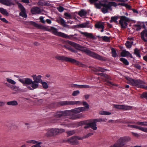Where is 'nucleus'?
Here are the masks:
<instances>
[{
    "instance_id": "nucleus-17",
    "label": "nucleus",
    "mask_w": 147,
    "mask_h": 147,
    "mask_svg": "<svg viewBox=\"0 0 147 147\" xmlns=\"http://www.w3.org/2000/svg\"><path fill=\"white\" fill-rule=\"evenodd\" d=\"M31 24L32 25L39 29H40L46 31H50L47 27L42 26L40 24H38L35 22H32Z\"/></svg>"
},
{
    "instance_id": "nucleus-35",
    "label": "nucleus",
    "mask_w": 147,
    "mask_h": 147,
    "mask_svg": "<svg viewBox=\"0 0 147 147\" xmlns=\"http://www.w3.org/2000/svg\"><path fill=\"white\" fill-rule=\"evenodd\" d=\"M107 4H105L103 5L104 7L102 9V11L104 13H106L108 12V9H110V8H108L107 6Z\"/></svg>"
},
{
    "instance_id": "nucleus-44",
    "label": "nucleus",
    "mask_w": 147,
    "mask_h": 147,
    "mask_svg": "<svg viewBox=\"0 0 147 147\" xmlns=\"http://www.w3.org/2000/svg\"><path fill=\"white\" fill-rule=\"evenodd\" d=\"M120 60L122 61L125 65H128L129 64L125 58H121L120 59Z\"/></svg>"
},
{
    "instance_id": "nucleus-33",
    "label": "nucleus",
    "mask_w": 147,
    "mask_h": 147,
    "mask_svg": "<svg viewBox=\"0 0 147 147\" xmlns=\"http://www.w3.org/2000/svg\"><path fill=\"white\" fill-rule=\"evenodd\" d=\"M88 22H86L79 25L78 26L81 28H88Z\"/></svg>"
},
{
    "instance_id": "nucleus-62",
    "label": "nucleus",
    "mask_w": 147,
    "mask_h": 147,
    "mask_svg": "<svg viewBox=\"0 0 147 147\" xmlns=\"http://www.w3.org/2000/svg\"><path fill=\"white\" fill-rule=\"evenodd\" d=\"M39 5H45V4L43 3L42 1H40L38 3Z\"/></svg>"
},
{
    "instance_id": "nucleus-12",
    "label": "nucleus",
    "mask_w": 147,
    "mask_h": 147,
    "mask_svg": "<svg viewBox=\"0 0 147 147\" xmlns=\"http://www.w3.org/2000/svg\"><path fill=\"white\" fill-rule=\"evenodd\" d=\"M18 5L21 11V12L20 13V16L25 18L27 17V16L26 13V11L25 8L23 5L20 3H19Z\"/></svg>"
},
{
    "instance_id": "nucleus-63",
    "label": "nucleus",
    "mask_w": 147,
    "mask_h": 147,
    "mask_svg": "<svg viewBox=\"0 0 147 147\" xmlns=\"http://www.w3.org/2000/svg\"><path fill=\"white\" fill-rule=\"evenodd\" d=\"M90 127V123H89L87 124H86L85 126L84 127V128H88Z\"/></svg>"
},
{
    "instance_id": "nucleus-31",
    "label": "nucleus",
    "mask_w": 147,
    "mask_h": 147,
    "mask_svg": "<svg viewBox=\"0 0 147 147\" xmlns=\"http://www.w3.org/2000/svg\"><path fill=\"white\" fill-rule=\"evenodd\" d=\"M118 18L117 16H112L111 18V19L110 20V22L111 23H112L113 22H114L116 23H118L117 20L118 19Z\"/></svg>"
},
{
    "instance_id": "nucleus-1",
    "label": "nucleus",
    "mask_w": 147,
    "mask_h": 147,
    "mask_svg": "<svg viewBox=\"0 0 147 147\" xmlns=\"http://www.w3.org/2000/svg\"><path fill=\"white\" fill-rule=\"evenodd\" d=\"M31 76L33 78V81L31 79L28 78H19L18 80L24 85H26L27 89L30 90H33L38 88L39 86V84L40 83L44 89H47L48 88L47 83L42 81L41 75L36 76L35 74H33Z\"/></svg>"
},
{
    "instance_id": "nucleus-56",
    "label": "nucleus",
    "mask_w": 147,
    "mask_h": 147,
    "mask_svg": "<svg viewBox=\"0 0 147 147\" xmlns=\"http://www.w3.org/2000/svg\"><path fill=\"white\" fill-rule=\"evenodd\" d=\"M58 9L60 12H62L64 10V8L62 7H60L58 8Z\"/></svg>"
},
{
    "instance_id": "nucleus-28",
    "label": "nucleus",
    "mask_w": 147,
    "mask_h": 147,
    "mask_svg": "<svg viewBox=\"0 0 147 147\" xmlns=\"http://www.w3.org/2000/svg\"><path fill=\"white\" fill-rule=\"evenodd\" d=\"M129 55H131L129 53L128 51L125 50H123L121 53V56L123 57L128 56Z\"/></svg>"
},
{
    "instance_id": "nucleus-43",
    "label": "nucleus",
    "mask_w": 147,
    "mask_h": 147,
    "mask_svg": "<svg viewBox=\"0 0 147 147\" xmlns=\"http://www.w3.org/2000/svg\"><path fill=\"white\" fill-rule=\"evenodd\" d=\"M134 53L137 57L139 58L140 57V54L139 50L138 49L136 48L135 49Z\"/></svg>"
},
{
    "instance_id": "nucleus-38",
    "label": "nucleus",
    "mask_w": 147,
    "mask_h": 147,
    "mask_svg": "<svg viewBox=\"0 0 147 147\" xmlns=\"http://www.w3.org/2000/svg\"><path fill=\"white\" fill-rule=\"evenodd\" d=\"M83 104L84 106V107H82L84 108V110L85 111H86L89 108V105L85 101L83 102Z\"/></svg>"
},
{
    "instance_id": "nucleus-19",
    "label": "nucleus",
    "mask_w": 147,
    "mask_h": 147,
    "mask_svg": "<svg viewBox=\"0 0 147 147\" xmlns=\"http://www.w3.org/2000/svg\"><path fill=\"white\" fill-rule=\"evenodd\" d=\"M56 21L63 27H67L68 26V25L66 24V22L65 20L61 18H57L56 19Z\"/></svg>"
},
{
    "instance_id": "nucleus-48",
    "label": "nucleus",
    "mask_w": 147,
    "mask_h": 147,
    "mask_svg": "<svg viewBox=\"0 0 147 147\" xmlns=\"http://www.w3.org/2000/svg\"><path fill=\"white\" fill-rule=\"evenodd\" d=\"M112 55L113 57H116L117 56V54L115 49L113 48L111 49Z\"/></svg>"
},
{
    "instance_id": "nucleus-37",
    "label": "nucleus",
    "mask_w": 147,
    "mask_h": 147,
    "mask_svg": "<svg viewBox=\"0 0 147 147\" xmlns=\"http://www.w3.org/2000/svg\"><path fill=\"white\" fill-rule=\"evenodd\" d=\"M95 69L96 71H100L102 72H104L107 71V70L106 69H105L102 67H97Z\"/></svg>"
},
{
    "instance_id": "nucleus-6",
    "label": "nucleus",
    "mask_w": 147,
    "mask_h": 147,
    "mask_svg": "<svg viewBox=\"0 0 147 147\" xmlns=\"http://www.w3.org/2000/svg\"><path fill=\"white\" fill-rule=\"evenodd\" d=\"M84 51L88 55L95 59L102 61H103L105 60V59L101 56L90 51L88 49H84Z\"/></svg>"
},
{
    "instance_id": "nucleus-60",
    "label": "nucleus",
    "mask_w": 147,
    "mask_h": 147,
    "mask_svg": "<svg viewBox=\"0 0 147 147\" xmlns=\"http://www.w3.org/2000/svg\"><path fill=\"white\" fill-rule=\"evenodd\" d=\"M98 0H89V1L91 3H96V2Z\"/></svg>"
},
{
    "instance_id": "nucleus-13",
    "label": "nucleus",
    "mask_w": 147,
    "mask_h": 147,
    "mask_svg": "<svg viewBox=\"0 0 147 147\" xmlns=\"http://www.w3.org/2000/svg\"><path fill=\"white\" fill-rule=\"evenodd\" d=\"M127 126L132 128L139 129L144 132L147 133V127L139 126L137 125H128Z\"/></svg>"
},
{
    "instance_id": "nucleus-23",
    "label": "nucleus",
    "mask_w": 147,
    "mask_h": 147,
    "mask_svg": "<svg viewBox=\"0 0 147 147\" xmlns=\"http://www.w3.org/2000/svg\"><path fill=\"white\" fill-rule=\"evenodd\" d=\"M80 32L82 34L84 35L87 37L92 39H94L95 38L94 36L91 33H89L87 32H82L81 31H80Z\"/></svg>"
},
{
    "instance_id": "nucleus-9",
    "label": "nucleus",
    "mask_w": 147,
    "mask_h": 147,
    "mask_svg": "<svg viewBox=\"0 0 147 147\" xmlns=\"http://www.w3.org/2000/svg\"><path fill=\"white\" fill-rule=\"evenodd\" d=\"M129 21V19L125 16H121L120 17V20L119 21V23L122 28H126L127 24V22Z\"/></svg>"
},
{
    "instance_id": "nucleus-59",
    "label": "nucleus",
    "mask_w": 147,
    "mask_h": 147,
    "mask_svg": "<svg viewBox=\"0 0 147 147\" xmlns=\"http://www.w3.org/2000/svg\"><path fill=\"white\" fill-rule=\"evenodd\" d=\"M63 47L69 50H70V48H71L70 47H69L68 45H64Z\"/></svg>"
},
{
    "instance_id": "nucleus-39",
    "label": "nucleus",
    "mask_w": 147,
    "mask_h": 147,
    "mask_svg": "<svg viewBox=\"0 0 147 147\" xmlns=\"http://www.w3.org/2000/svg\"><path fill=\"white\" fill-rule=\"evenodd\" d=\"M69 43L70 45H71L73 46V47L77 48H78L80 47V45L78 44H76L74 42H72L69 41Z\"/></svg>"
},
{
    "instance_id": "nucleus-15",
    "label": "nucleus",
    "mask_w": 147,
    "mask_h": 147,
    "mask_svg": "<svg viewBox=\"0 0 147 147\" xmlns=\"http://www.w3.org/2000/svg\"><path fill=\"white\" fill-rule=\"evenodd\" d=\"M68 115H69V110H66L64 111H59L57 112L56 114V116L57 117Z\"/></svg>"
},
{
    "instance_id": "nucleus-14",
    "label": "nucleus",
    "mask_w": 147,
    "mask_h": 147,
    "mask_svg": "<svg viewBox=\"0 0 147 147\" xmlns=\"http://www.w3.org/2000/svg\"><path fill=\"white\" fill-rule=\"evenodd\" d=\"M100 75L101 76L103 77V78H105V79H106V80H111V78L109 76H108L106 74L101 73L100 74ZM106 81L107 82V84L109 86H117L116 85L113 84L112 82L109 81H108L107 80H106Z\"/></svg>"
},
{
    "instance_id": "nucleus-4",
    "label": "nucleus",
    "mask_w": 147,
    "mask_h": 147,
    "mask_svg": "<svg viewBox=\"0 0 147 147\" xmlns=\"http://www.w3.org/2000/svg\"><path fill=\"white\" fill-rule=\"evenodd\" d=\"M56 59L63 61L69 62L72 63L79 65L82 67H84V65L80 62L77 61L76 59L66 57L64 56L56 55L55 57Z\"/></svg>"
},
{
    "instance_id": "nucleus-61",
    "label": "nucleus",
    "mask_w": 147,
    "mask_h": 147,
    "mask_svg": "<svg viewBox=\"0 0 147 147\" xmlns=\"http://www.w3.org/2000/svg\"><path fill=\"white\" fill-rule=\"evenodd\" d=\"M38 102L39 105H40L43 103V100L42 99H40L38 101Z\"/></svg>"
},
{
    "instance_id": "nucleus-58",
    "label": "nucleus",
    "mask_w": 147,
    "mask_h": 147,
    "mask_svg": "<svg viewBox=\"0 0 147 147\" xmlns=\"http://www.w3.org/2000/svg\"><path fill=\"white\" fill-rule=\"evenodd\" d=\"M78 85L76 84H72L71 85V86L72 87H77L78 88V87H79Z\"/></svg>"
},
{
    "instance_id": "nucleus-42",
    "label": "nucleus",
    "mask_w": 147,
    "mask_h": 147,
    "mask_svg": "<svg viewBox=\"0 0 147 147\" xmlns=\"http://www.w3.org/2000/svg\"><path fill=\"white\" fill-rule=\"evenodd\" d=\"M96 28H102L104 26L103 24L102 23H98L96 24L95 25Z\"/></svg>"
},
{
    "instance_id": "nucleus-24",
    "label": "nucleus",
    "mask_w": 147,
    "mask_h": 147,
    "mask_svg": "<svg viewBox=\"0 0 147 147\" xmlns=\"http://www.w3.org/2000/svg\"><path fill=\"white\" fill-rule=\"evenodd\" d=\"M7 104L9 106H16L18 105V102L16 100H12L8 102Z\"/></svg>"
},
{
    "instance_id": "nucleus-27",
    "label": "nucleus",
    "mask_w": 147,
    "mask_h": 147,
    "mask_svg": "<svg viewBox=\"0 0 147 147\" xmlns=\"http://www.w3.org/2000/svg\"><path fill=\"white\" fill-rule=\"evenodd\" d=\"M90 127L94 130H96L97 129L96 123L93 121V122L90 123Z\"/></svg>"
},
{
    "instance_id": "nucleus-55",
    "label": "nucleus",
    "mask_w": 147,
    "mask_h": 147,
    "mask_svg": "<svg viewBox=\"0 0 147 147\" xmlns=\"http://www.w3.org/2000/svg\"><path fill=\"white\" fill-rule=\"evenodd\" d=\"M135 27L136 28V30H139L141 29V26L139 25H136Z\"/></svg>"
},
{
    "instance_id": "nucleus-41",
    "label": "nucleus",
    "mask_w": 147,
    "mask_h": 147,
    "mask_svg": "<svg viewBox=\"0 0 147 147\" xmlns=\"http://www.w3.org/2000/svg\"><path fill=\"white\" fill-rule=\"evenodd\" d=\"M86 14V12L84 10H82L80 11L78 13V14L81 17L85 16Z\"/></svg>"
},
{
    "instance_id": "nucleus-51",
    "label": "nucleus",
    "mask_w": 147,
    "mask_h": 147,
    "mask_svg": "<svg viewBox=\"0 0 147 147\" xmlns=\"http://www.w3.org/2000/svg\"><path fill=\"white\" fill-rule=\"evenodd\" d=\"M75 131L74 130L69 131H67L66 133L69 136H71L75 133Z\"/></svg>"
},
{
    "instance_id": "nucleus-45",
    "label": "nucleus",
    "mask_w": 147,
    "mask_h": 147,
    "mask_svg": "<svg viewBox=\"0 0 147 147\" xmlns=\"http://www.w3.org/2000/svg\"><path fill=\"white\" fill-rule=\"evenodd\" d=\"M38 141L34 140H30L27 141L26 142L27 143H28L36 144V143H38Z\"/></svg>"
},
{
    "instance_id": "nucleus-10",
    "label": "nucleus",
    "mask_w": 147,
    "mask_h": 147,
    "mask_svg": "<svg viewBox=\"0 0 147 147\" xmlns=\"http://www.w3.org/2000/svg\"><path fill=\"white\" fill-rule=\"evenodd\" d=\"M46 137L48 138L53 137L56 136L55 128H49L46 130Z\"/></svg>"
},
{
    "instance_id": "nucleus-7",
    "label": "nucleus",
    "mask_w": 147,
    "mask_h": 147,
    "mask_svg": "<svg viewBox=\"0 0 147 147\" xmlns=\"http://www.w3.org/2000/svg\"><path fill=\"white\" fill-rule=\"evenodd\" d=\"M82 102L81 101H63L59 102V104L61 105H80L82 104Z\"/></svg>"
},
{
    "instance_id": "nucleus-18",
    "label": "nucleus",
    "mask_w": 147,
    "mask_h": 147,
    "mask_svg": "<svg viewBox=\"0 0 147 147\" xmlns=\"http://www.w3.org/2000/svg\"><path fill=\"white\" fill-rule=\"evenodd\" d=\"M0 2L7 6H10L15 5V4L11 0H0Z\"/></svg>"
},
{
    "instance_id": "nucleus-64",
    "label": "nucleus",
    "mask_w": 147,
    "mask_h": 147,
    "mask_svg": "<svg viewBox=\"0 0 147 147\" xmlns=\"http://www.w3.org/2000/svg\"><path fill=\"white\" fill-rule=\"evenodd\" d=\"M22 2L25 3H30L29 0H22Z\"/></svg>"
},
{
    "instance_id": "nucleus-36",
    "label": "nucleus",
    "mask_w": 147,
    "mask_h": 147,
    "mask_svg": "<svg viewBox=\"0 0 147 147\" xmlns=\"http://www.w3.org/2000/svg\"><path fill=\"white\" fill-rule=\"evenodd\" d=\"M133 43V41H128L126 42L125 45L127 48H131Z\"/></svg>"
},
{
    "instance_id": "nucleus-32",
    "label": "nucleus",
    "mask_w": 147,
    "mask_h": 147,
    "mask_svg": "<svg viewBox=\"0 0 147 147\" xmlns=\"http://www.w3.org/2000/svg\"><path fill=\"white\" fill-rule=\"evenodd\" d=\"M108 5H107V6L108 8H111V6H114V7H116L117 6V3L113 2H109L108 4Z\"/></svg>"
},
{
    "instance_id": "nucleus-5",
    "label": "nucleus",
    "mask_w": 147,
    "mask_h": 147,
    "mask_svg": "<svg viewBox=\"0 0 147 147\" xmlns=\"http://www.w3.org/2000/svg\"><path fill=\"white\" fill-rule=\"evenodd\" d=\"M84 108L83 107H78L74 109L69 110V115H71L70 118L73 119H75L77 118H79L80 117L79 115L78 114L82 112L85 111L84 110Z\"/></svg>"
},
{
    "instance_id": "nucleus-29",
    "label": "nucleus",
    "mask_w": 147,
    "mask_h": 147,
    "mask_svg": "<svg viewBox=\"0 0 147 147\" xmlns=\"http://www.w3.org/2000/svg\"><path fill=\"white\" fill-rule=\"evenodd\" d=\"M0 12L4 15L8 16L9 13L6 9L0 7Z\"/></svg>"
},
{
    "instance_id": "nucleus-3",
    "label": "nucleus",
    "mask_w": 147,
    "mask_h": 147,
    "mask_svg": "<svg viewBox=\"0 0 147 147\" xmlns=\"http://www.w3.org/2000/svg\"><path fill=\"white\" fill-rule=\"evenodd\" d=\"M131 140L130 137L125 136L120 137L114 145L110 147H123L125 144Z\"/></svg>"
},
{
    "instance_id": "nucleus-22",
    "label": "nucleus",
    "mask_w": 147,
    "mask_h": 147,
    "mask_svg": "<svg viewBox=\"0 0 147 147\" xmlns=\"http://www.w3.org/2000/svg\"><path fill=\"white\" fill-rule=\"evenodd\" d=\"M31 12L33 14H36L40 13L41 11L39 7H36L32 8Z\"/></svg>"
},
{
    "instance_id": "nucleus-50",
    "label": "nucleus",
    "mask_w": 147,
    "mask_h": 147,
    "mask_svg": "<svg viewBox=\"0 0 147 147\" xmlns=\"http://www.w3.org/2000/svg\"><path fill=\"white\" fill-rule=\"evenodd\" d=\"M96 7L97 9H100L102 5L100 2L99 3H95L94 4Z\"/></svg>"
},
{
    "instance_id": "nucleus-25",
    "label": "nucleus",
    "mask_w": 147,
    "mask_h": 147,
    "mask_svg": "<svg viewBox=\"0 0 147 147\" xmlns=\"http://www.w3.org/2000/svg\"><path fill=\"white\" fill-rule=\"evenodd\" d=\"M135 124L141 126H147V121H138L136 122Z\"/></svg>"
},
{
    "instance_id": "nucleus-49",
    "label": "nucleus",
    "mask_w": 147,
    "mask_h": 147,
    "mask_svg": "<svg viewBox=\"0 0 147 147\" xmlns=\"http://www.w3.org/2000/svg\"><path fill=\"white\" fill-rule=\"evenodd\" d=\"M80 93V92L78 90H77L74 91L72 94V95L73 96H76L78 95Z\"/></svg>"
},
{
    "instance_id": "nucleus-26",
    "label": "nucleus",
    "mask_w": 147,
    "mask_h": 147,
    "mask_svg": "<svg viewBox=\"0 0 147 147\" xmlns=\"http://www.w3.org/2000/svg\"><path fill=\"white\" fill-rule=\"evenodd\" d=\"M56 136L62 133L65 131V130L63 129L55 128Z\"/></svg>"
},
{
    "instance_id": "nucleus-46",
    "label": "nucleus",
    "mask_w": 147,
    "mask_h": 147,
    "mask_svg": "<svg viewBox=\"0 0 147 147\" xmlns=\"http://www.w3.org/2000/svg\"><path fill=\"white\" fill-rule=\"evenodd\" d=\"M79 88H91V87H90V86L88 85H79V87H78Z\"/></svg>"
},
{
    "instance_id": "nucleus-11",
    "label": "nucleus",
    "mask_w": 147,
    "mask_h": 147,
    "mask_svg": "<svg viewBox=\"0 0 147 147\" xmlns=\"http://www.w3.org/2000/svg\"><path fill=\"white\" fill-rule=\"evenodd\" d=\"M50 31H51L52 33L55 35L61 36L63 37H65L64 36L65 35V34L61 32H59L57 31V29L53 27H51V29H49Z\"/></svg>"
},
{
    "instance_id": "nucleus-54",
    "label": "nucleus",
    "mask_w": 147,
    "mask_h": 147,
    "mask_svg": "<svg viewBox=\"0 0 147 147\" xmlns=\"http://www.w3.org/2000/svg\"><path fill=\"white\" fill-rule=\"evenodd\" d=\"M141 97L142 98H146L147 99V93H143L141 96Z\"/></svg>"
},
{
    "instance_id": "nucleus-34",
    "label": "nucleus",
    "mask_w": 147,
    "mask_h": 147,
    "mask_svg": "<svg viewBox=\"0 0 147 147\" xmlns=\"http://www.w3.org/2000/svg\"><path fill=\"white\" fill-rule=\"evenodd\" d=\"M99 114L101 115H111V112H109L108 111H100Z\"/></svg>"
},
{
    "instance_id": "nucleus-57",
    "label": "nucleus",
    "mask_w": 147,
    "mask_h": 147,
    "mask_svg": "<svg viewBox=\"0 0 147 147\" xmlns=\"http://www.w3.org/2000/svg\"><path fill=\"white\" fill-rule=\"evenodd\" d=\"M40 20L41 22L43 23H45V21L44 20V18L42 16H41L40 18Z\"/></svg>"
},
{
    "instance_id": "nucleus-52",
    "label": "nucleus",
    "mask_w": 147,
    "mask_h": 147,
    "mask_svg": "<svg viewBox=\"0 0 147 147\" xmlns=\"http://www.w3.org/2000/svg\"><path fill=\"white\" fill-rule=\"evenodd\" d=\"M93 121L95 123L101 121H105L104 119H94Z\"/></svg>"
},
{
    "instance_id": "nucleus-20",
    "label": "nucleus",
    "mask_w": 147,
    "mask_h": 147,
    "mask_svg": "<svg viewBox=\"0 0 147 147\" xmlns=\"http://www.w3.org/2000/svg\"><path fill=\"white\" fill-rule=\"evenodd\" d=\"M142 38L145 42H147V30L145 29L141 33Z\"/></svg>"
},
{
    "instance_id": "nucleus-16",
    "label": "nucleus",
    "mask_w": 147,
    "mask_h": 147,
    "mask_svg": "<svg viewBox=\"0 0 147 147\" xmlns=\"http://www.w3.org/2000/svg\"><path fill=\"white\" fill-rule=\"evenodd\" d=\"M114 107L116 108L120 109H130L131 108V107L129 106L119 105H115Z\"/></svg>"
},
{
    "instance_id": "nucleus-40",
    "label": "nucleus",
    "mask_w": 147,
    "mask_h": 147,
    "mask_svg": "<svg viewBox=\"0 0 147 147\" xmlns=\"http://www.w3.org/2000/svg\"><path fill=\"white\" fill-rule=\"evenodd\" d=\"M6 79L7 82L10 83L11 84L14 85L16 84V82H15L13 80L11 79L8 78H6Z\"/></svg>"
},
{
    "instance_id": "nucleus-30",
    "label": "nucleus",
    "mask_w": 147,
    "mask_h": 147,
    "mask_svg": "<svg viewBox=\"0 0 147 147\" xmlns=\"http://www.w3.org/2000/svg\"><path fill=\"white\" fill-rule=\"evenodd\" d=\"M64 18L66 19L69 20L72 18L73 17L71 14L68 13H64Z\"/></svg>"
},
{
    "instance_id": "nucleus-47",
    "label": "nucleus",
    "mask_w": 147,
    "mask_h": 147,
    "mask_svg": "<svg viewBox=\"0 0 147 147\" xmlns=\"http://www.w3.org/2000/svg\"><path fill=\"white\" fill-rule=\"evenodd\" d=\"M101 38L104 41L106 42H109L110 40V38L107 36H102Z\"/></svg>"
},
{
    "instance_id": "nucleus-8",
    "label": "nucleus",
    "mask_w": 147,
    "mask_h": 147,
    "mask_svg": "<svg viewBox=\"0 0 147 147\" xmlns=\"http://www.w3.org/2000/svg\"><path fill=\"white\" fill-rule=\"evenodd\" d=\"M82 139L83 138L81 137L74 136L67 139V141L73 144H79L78 140Z\"/></svg>"
},
{
    "instance_id": "nucleus-21",
    "label": "nucleus",
    "mask_w": 147,
    "mask_h": 147,
    "mask_svg": "<svg viewBox=\"0 0 147 147\" xmlns=\"http://www.w3.org/2000/svg\"><path fill=\"white\" fill-rule=\"evenodd\" d=\"M78 36V34H75L74 35H70L68 36L65 34V35L64 36V38H67L71 40H77L78 38L76 36Z\"/></svg>"
},
{
    "instance_id": "nucleus-2",
    "label": "nucleus",
    "mask_w": 147,
    "mask_h": 147,
    "mask_svg": "<svg viewBox=\"0 0 147 147\" xmlns=\"http://www.w3.org/2000/svg\"><path fill=\"white\" fill-rule=\"evenodd\" d=\"M127 80V83L133 86H137L138 88L145 89L147 90V86L144 85L145 83L140 80H135L128 77H125Z\"/></svg>"
},
{
    "instance_id": "nucleus-53",
    "label": "nucleus",
    "mask_w": 147,
    "mask_h": 147,
    "mask_svg": "<svg viewBox=\"0 0 147 147\" xmlns=\"http://www.w3.org/2000/svg\"><path fill=\"white\" fill-rule=\"evenodd\" d=\"M93 134L92 133H89L88 134H87L85 136H84L83 137H82V138H83V139L84 138H88L89 136H91Z\"/></svg>"
}]
</instances>
